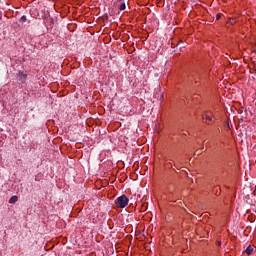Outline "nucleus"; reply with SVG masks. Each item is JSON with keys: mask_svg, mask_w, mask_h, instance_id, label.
<instances>
[{"mask_svg": "<svg viewBox=\"0 0 256 256\" xmlns=\"http://www.w3.org/2000/svg\"><path fill=\"white\" fill-rule=\"evenodd\" d=\"M125 8H126L125 1L120 0L119 10L120 11H125Z\"/></svg>", "mask_w": 256, "mask_h": 256, "instance_id": "7ed1b4c3", "label": "nucleus"}, {"mask_svg": "<svg viewBox=\"0 0 256 256\" xmlns=\"http://www.w3.org/2000/svg\"><path fill=\"white\" fill-rule=\"evenodd\" d=\"M115 203L120 209H125V207L129 205V198H127L125 195H122L115 200Z\"/></svg>", "mask_w": 256, "mask_h": 256, "instance_id": "f257e3e1", "label": "nucleus"}, {"mask_svg": "<svg viewBox=\"0 0 256 256\" xmlns=\"http://www.w3.org/2000/svg\"><path fill=\"white\" fill-rule=\"evenodd\" d=\"M1 17H2V14L0 13V19H1Z\"/></svg>", "mask_w": 256, "mask_h": 256, "instance_id": "9b49d317", "label": "nucleus"}, {"mask_svg": "<svg viewBox=\"0 0 256 256\" xmlns=\"http://www.w3.org/2000/svg\"><path fill=\"white\" fill-rule=\"evenodd\" d=\"M18 77H19V81H21V83H25L27 81V73H25V72H19Z\"/></svg>", "mask_w": 256, "mask_h": 256, "instance_id": "f03ea898", "label": "nucleus"}, {"mask_svg": "<svg viewBox=\"0 0 256 256\" xmlns=\"http://www.w3.org/2000/svg\"><path fill=\"white\" fill-rule=\"evenodd\" d=\"M17 201H18L17 196H12V197L9 199V203H11V204L17 203Z\"/></svg>", "mask_w": 256, "mask_h": 256, "instance_id": "20e7f679", "label": "nucleus"}, {"mask_svg": "<svg viewBox=\"0 0 256 256\" xmlns=\"http://www.w3.org/2000/svg\"><path fill=\"white\" fill-rule=\"evenodd\" d=\"M21 21H23V22L27 21V17L26 16H22L21 17Z\"/></svg>", "mask_w": 256, "mask_h": 256, "instance_id": "0eeeda50", "label": "nucleus"}, {"mask_svg": "<svg viewBox=\"0 0 256 256\" xmlns=\"http://www.w3.org/2000/svg\"><path fill=\"white\" fill-rule=\"evenodd\" d=\"M203 119H204V121H213V118H211V116H209V115H204Z\"/></svg>", "mask_w": 256, "mask_h": 256, "instance_id": "423d86ee", "label": "nucleus"}, {"mask_svg": "<svg viewBox=\"0 0 256 256\" xmlns=\"http://www.w3.org/2000/svg\"><path fill=\"white\" fill-rule=\"evenodd\" d=\"M218 245L221 246V241H218Z\"/></svg>", "mask_w": 256, "mask_h": 256, "instance_id": "9d476101", "label": "nucleus"}, {"mask_svg": "<svg viewBox=\"0 0 256 256\" xmlns=\"http://www.w3.org/2000/svg\"><path fill=\"white\" fill-rule=\"evenodd\" d=\"M246 253H247V255H251L253 253V247L252 246H248L246 248Z\"/></svg>", "mask_w": 256, "mask_h": 256, "instance_id": "39448f33", "label": "nucleus"}, {"mask_svg": "<svg viewBox=\"0 0 256 256\" xmlns=\"http://www.w3.org/2000/svg\"><path fill=\"white\" fill-rule=\"evenodd\" d=\"M196 153H197V155H201V152H199V151H196Z\"/></svg>", "mask_w": 256, "mask_h": 256, "instance_id": "1a4fd4ad", "label": "nucleus"}, {"mask_svg": "<svg viewBox=\"0 0 256 256\" xmlns=\"http://www.w3.org/2000/svg\"><path fill=\"white\" fill-rule=\"evenodd\" d=\"M221 14H217V16H216V19H217V21H219L220 19H221Z\"/></svg>", "mask_w": 256, "mask_h": 256, "instance_id": "6e6552de", "label": "nucleus"}]
</instances>
